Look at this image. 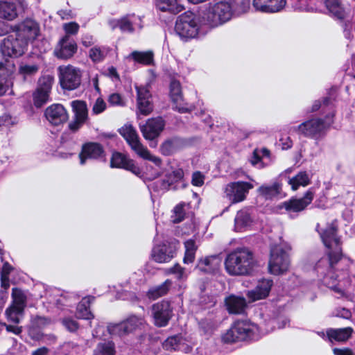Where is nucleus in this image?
Segmentation results:
<instances>
[{
	"mask_svg": "<svg viewBox=\"0 0 355 355\" xmlns=\"http://www.w3.org/2000/svg\"><path fill=\"white\" fill-rule=\"evenodd\" d=\"M264 333L257 324L251 320H240L235 322L232 327L222 336V340L226 343L257 340Z\"/></svg>",
	"mask_w": 355,
	"mask_h": 355,
	"instance_id": "1",
	"label": "nucleus"
},
{
	"mask_svg": "<svg viewBox=\"0 0 355 355\" xmlns=\"http://www.w3.org/2000/svg\"><path fill=\"white\" fill-rule=\"evenodd\" d=\"M225 268L232 275H245L254 266L253 254L246 248H239L230 253L225 259Z\"/></svg>",
	"mask_w": 355,
	"mask_h": 355,
	"instance_id": "2",
	"label": "nucleus"
},
{
	"mask_svg": "<svg viewBox=\"0 0 355 355\" xmlns=\"http://www.w3.org/2000/svg\"><path fill=\"white\" fill-rule=\"evenodd\" d=\"M291 249L287 243H282L271 248L268 264L269 272L275 275L284 273L288 270L290 260L288 252Z\"/></svg>",
	"mask_w": 355,
	"mask_h": 355,
	"instance_id": "3",
	"label": "nucleus"
},
{
	"mask_svg": "<svg viewBox=\"0 0 355 355\" xmlns=\"http://www.w3.org/2000/svg\"><path fill=\"white\" fill-rule=\"evenodd\" d=\"M232 15V9L228 2L218 1L210 4L203 12L204 22L211 26H218L228 21Z\"/></svg>",
	"mask_w": 355,
	"mask_h": 355,
	"instance_id": "4",
	"label": "nucleus"
},
{
	"mask_svg": "<svg viewBox=\"0 0 355 355\" xmlns=\"http://www.w3.org/2000/svg\"><path fill=\"white\" fill-rule=\"evenodd\" d=\"M204 22L203 16L200 19L191 11H187L179 17V36L184 38L195 37L200 24Z\"/></svg>",
	"mask_w": 355,
	"mask_h": 355,
	"instance_id": "5",
	"label": "nucleus"
},
{
	"mask_svg": "<svg viewBox=\"0 0 355 355\" xmlns=\"http://www.w3.org/2000/svg\"><path fill=\"white\" fill-rule=\"evenodd\" d=\"M28 44L15 33L3 38L0 43V51L3 56L18 58L27 50Z\"/></svg>",
	"mask_w": 355,
	"mask_h": 355,
	"instance_id": "6",
	"label": "nucleus"
},
{
	"mask_svg": "<svg viewBox=\"0 0 355 355\" xmlns=\"http://www.w3.org/2000/svg\"><path fill=\"white\" fill-rule=\"evenodd\" d=\"M61 87L67 90H73L79 87L81 81L80 70L72 65L60 66L58 69Z\"/></svg>",
	"mask_w": 355,
	"mask_h": 355,
	"instance_id": "7",
	"label": "nucleus"
},
{
	"mask_svg": "<svg viewBox=\"0 0 355 355\" xmlns=\"http://www.w3.org/2000/svg\"><path fill=\"white\" fill-rule=\"evenodd\" d=\"M317 230L319 232L324 245L329 249H334V253L330 252L329 262L331 265L336 262L340 257V248L339 239L336 234V228L334 225L328 226L325 230L320 229L318 225Z\"/></svg>",
	"mask_w": 355,
	"mask_h": 355,
	"instance_id": "8",
	"label": "nucleus"
},
{
	"mask_svg": "<svg viewBox=\"0 0 355 355\" xmlns=\"http://www.w3.org/2000/svg\"><path fill=\"white\" fill-rule=\"evenodd\" d=\"M26 7L25 0H0V19L14 21L25 12Z\"/></svg>",
	"mask_w": 355,
	"mask_h": 355,
	"instance_id": "9",
	"label": "nucleus"
},
{
	"mask_svg": "<svg viewBox=\"0 0 355 355\" xmlns=\"http://www.w3.org/2000/svg\"><path fill=\"white\" fill-rule=\"evenodd\" d=\"M12 31L28 45L29 43L34 41L39 35L40 26L36 21L31 18H26L12 26Z\"/></svg>",
	"mask_w": 355,
	"mask_h": 355,
	"instance_id": "10",
	"label": "nucleus"
},
{
	"mask_svg": "<svg viewBox=\"0 0 355 355\" xmlns=\"http://www.w3.org/2000/svg\"><path fill=\"white\" fill-rule=\"evenodd\" d=\"M71 106L73 117L68 124V128L71 132H76L89 120L88 109L86 103L79 100L71 101Z\"/></svg>",
	"mask_w": 355,
	"mask_h": 355,
	"instance_id": "11",
	"label": "nucleus"
},
{
	"mask_svg": "<svg viewBox=\"0 0 355 355\" xmlns=\"http://www.w3.org/2000/svg\"><path fill=\"white\" fill-rule=\"evenodd\" d=\"M333 116L332 114L330 116H327L324 121L320 119L309 120L299 125L294 130L297 131L299 134L306 137H313L320 134L327 127L330 125Z\"/></svg>",
	"mask_w": 355,
	"mask_h": 355,
	"instance_id": "12",
	"label": "nucleus"
},
{
	"mask_svg": "<svg viewBox=\"0 0 355 355\" xmlns=\"http://www.w3.org/2000/svg\"><path fill=\"white\" fill-rule=\"evenodd\" d=\"M253 187V185L249 182H232L226 186L225 194L232 203H237L243 201L249 191Z\"/></svg>",
	"mask_w": 355,
	"mask_h": 355,
	"instance_id": "13",
	"label": "nucleus"
},
{
	"mask_svg": "<svg viewBox=\"0 0 355 355\" xmlns=\"http://www.w3.org/2000/svg\"><path fill=\"white\" fill-rule=\"evenodd\" d=\"M165 127V121L162 117L148 119L145 123L139 124L140 131L146 140L153 141L157 138Z\"/></svg>",
	"mask_w": 355,
	"mask_h": 355,
	"instance_id": "14",
	"label": "nucleus"
},
{
	"mask_svg": "<svg viewBox=\"0 0 355 355\" xmlns=\"http://www.w3.org/2000/svg\"><path fill=\"white\" fill-rule=\"evenodd\" d=\"M46 120L54 126L65 123L69 119V114L65 107L59 103L52 104L47 107L44 112Z\"/></svg>",
	"mask_w": 355,
	"mask_h": 355,
	"instance_id": "15",
	"label": "nucleus"
},
{
	"mask_svg": "<svg viewBox=\"0 0 355 355\" xmlns=\"http://www.w3.org/2000/svg\"><path fill=\"white\" fill-rule=\"evenodd\" d=\"M313 199V193L308 191L301 198H291L279 205V210L284 209L288 214L297 213L303 211Z\"/></svg>",
	"mask_w": 355,
	"mask_h": 355,
	"instance_id": "16",
	"label": "nucleus"
},
{
	"mask_svg": "<svg viewBox=\"0 0 355 355\" xmlns=\"http://www.w3.org/2000/svg\"><path fill=\"white\" fill-rule=\"evenodd\" d=\"M77 51L75 41L69 35L62 37L54 49V55L60 59H68Z\"/></svg>",
	"mask_w": 355,
	"mask_h": 355,
	"instance_id": "17",
	"label": "nucleus"
},
{
	"mask_svg": "<svg viewBox=\"0 0 355 355\" xmlns=\"http://www.w3.org/2000/svg\"><path fill=\"white\" fill-rule=\"evenodd\" d=\"M152 313L156 325L165 326L171 316V309L168 302L162 301L153 304Z\"/></svg>",
	"mask_w": 355,
	"mask_h": 355,
	"instance_id": "18",
	"label": "nucleus"
},
{
	"mask_svg": "<svg viewBox=\"0 0 355 355\" xmlns=\"http://www.w3.org/2000/svg\"><path fill=\"white\" fill-rule=\"evenodd\" d=\"M119 133L136 154L144 146L136 129L132 125H125L119 129Z\"/></svg>",
	"mask_w": 355,
	"mask_h": 355,
	"instance_id": "19",
	"label": "nucleus"
},
{
	"mask_svg": "<svg viewBox=\"0 0 355 355\" xmlns=\"http://www.w3.org/2000/svg\"><path fill=\"white\" fill-rule=\"evenodd\" d=\"M110 166L112 168H124L137 175L141 173L139 168L135 164L133 160L128 159L125 155L118 152L112 154Z\"/></svg>",
	"mask_w": 355,
	"mask_h": 355,
	"instance_id": "20",
	"label": "nucleus"
},
{
	"mask_svg": "<svg viewBox=\"0 0 355 355\" xmlns=\"http://www.w3.org/2000/svg\"><path fill=\"white\" fill-rule=\"evenodd\" d=\"M105 155L102 146L98 143H87L83 145L82 151L79 155L80 163L83 165L87 159H101Z\"/></svg>",
	"mask_w": 355,
	"mask_h": 355,
	"instance_id": "21",
	"label": "nucleus"
},
{
	"mask_svg": "<svg viewBox=\"0 0 355 355\" xmlns=\"http://www.w3.org/2000/svg\"><path fill=\"white\" fill-rule=\"evenodd\" d=\"M272 286L271 279H263L258 282L254 289L248 291L247 296L251 302L264 299L269 295Z\"/></svg>",
	"mask_w": 355,
	"mask_h": 355,
	"instance_id": "22",
	"label": "nucleus"
},
{
	"mask_svg": "<svg viewBox=\"0 0 355 355\" xmlns=\"http://www.w3.org/2000/svg\"><path fill=\"white\" fill-rule=\"evenodd\" d=\"M286 4V0H253L252 5L256 10L274 13L282 10Z\"/></svg>",
	"mask_w": 355,
	"mask_h": 355,
	"instance_id": "23",
	"label": "nucleus"
},
{
	"mask_svg": "<svg viewBox=\"0 0 355 355\" xmlns=\"http://www.w3.org/2000/svg\"><path fill=\"white\" fill-rule=\"evenodd\" d=\"M137 92V108L139 112L143 115L149 114L153 109V105L150 101V94L146 87L136 86Z\"/></svg>",
	"mask_w": 355,
	"mask_h": 355,
	"instance_id": "24",
	"label": "nucleus"
},
{
	"mask_svg": "<svg viewBox=\"0 0 355 355\" xmlns=\"http://www.w3.org/2000/svg\"><path fill=\"white\" fill-rule=\"evenodd\" d=\"M175 245H167L165 243L156 245L152 252L153 259L158 263L168 262L175 256Z\"/></svg>",
	"mask_w": 355,
	"mask_h": 355,
	"instance_id": "25",
	"label": "nucleus"
},
{
	"mask_svg": "<svg viewBox=\"0 0 355 355\" xmlns=\"http://www.w3.org/2000/svg\"><path fill=\"white\" fill-rule=\"evenodd\" d=\"M225 304L227 311L231 314H242L247 307L245 299L234 295L227 297Z\"/></svg>",
	"mask_w": 355,
	"mask_h": 355,
	"instance_id": "26",
	"label": "nucleus"
},
{
	"mask_svg": "<svg viewBox=\"0 0 355 355\" xmlns=\"http://www.w3.org/2000/svg\"><path fill=\"white\" fill-rule=\"evenodd\" d=\"M221 263L218 255L208 256L199 260L197 268L205 272H212L218 269Z\"/></svg>",
	"mask_w": 355,
	"mask_h": 355,
	"instance_id": "27",
	"label": "nucleus"
},
{
	"mask_svg": "<svg viewBox=\"0 0 355 355\" xmlns=\"http://www.w3.org/2000/svg\"><path fill=\"white\" fill-rule=\"evenodd\" d=\"M327 9L334 17L343 19L347 14V8L342 0H323Z\"/></svg>",
	"mask_w": 355,
	"mask_h": 355,
	"instance_id": "28",
	"label": "nucleus"
},
{
	"mask_svg": "<svg viewBox=\"0 0 355 355\" xmlns=\"http://www.w3.org/2000/svg\"><path fill=\"white\" fill-rule=\"evenodd\" d=\"M234 223V229L236 232H243L247 230L252 223L248 210L242 209L238 211Z\"/></svg>",
	"mask_w": 355,
	"mask_h": 355,
	"instance_id": "29",
	"label": "nucleus"
},
{
	"mask_svg": "<svg viewBox=\"0 0 355 355\" xmlns=\"http://www.w3.org/2000/svg\"><path fill=\"white\" fill-rule=\"evenodd\" d=\"M93 300L94 298L90 296L82 299L77 306L76 315L78 318L91 320L94 318L93 314L89 311V304Z\"/></svg>",
	"mask_w": 355,
	"mask_h": 355,
	"instance_id": "30",
	"label": "nucleus"
},
{
	"mask_svg": "<svg viewBox=\"0 0 355 355\" xmlns=\"http://www.w3.org/2000/svg\"><path fill=\"white\" fill-rule=\"evenodd\" d=\"M288 184L293 191H296L300 187H306L310 183V176L306 171L299 172L296 175L288 179Z\"/></svg>",
	"mask_w": 355,
	"mask_h": 355,
	"instance_id": "31",
	"label": "nucleus"
},
{
	"mask_svg": "<svg viewBox=\"0 0 355 355\" xmlns=\"http://www.w3.org/2000/svg\"><path fill=\"white\" fill-rule=\"evenodd\" d=\"M352 329L350 327H346L338 329H329L327 331V338L332 341H345L347 340L352 334Z\"/></svg>",
	"mask_w": 355,
	"mask_h": 355,
	"instance_id": "32",
	"label": "nucleus"
},
{
	"mask_svg": "<svg viewBox=\"0 0 355 355\" xmlns=\"http://www.w3.org/2000/svg\"><path fill=\"white\" fill-rule=\"evenodd\" d=\"M136 62L142 64L144 65H150L153 62L154 54L153 51H132L128 56Z\"/></svg>",
	"mask_w": 355,
	"mask_h": 355,
	"instance_id": "33",
	"label": "nucleus"
},
{
	"mask_svg": "<svg viewBox=\"0 0 355 355\" xmlns=\"http://www.w3.org/2000/svg\"><path fill=\"white\" fill-rule=\"evenodd\" d=\"M171 284V281L167 279L162 284L150 288L147 293V296L150 300H156L166 295L169 291Z\"/></svg>",
	"mask_w": 355,
	"mask_h": 355,
	"instance_id": "34",
	"label": "nucleus"
},
{
	"mask_svg": "<svg viewBox=\"0 0 355 355\" xmlns=\"http://www.w3.org/2000/svg\"><path fill=\"white\" fill-rule=\"evenodd\" d=\"M281 190L280 184L274 182L272 184H263L258 189V193L266 199H272L277 196Z\"/></svg>",
	"mask_w": 355,
	"mask_h": 355,
	"instance_id": "35",
	"label": "nucleus"
},
{
	"mask_svg": "<svg viewBox=\"0 0 355 355\" xmlns=\"http://www.w3.org/2000/svg\"><path fill=\"white\" fill-rule=\"evenodd\" d=\"M38 71V64L21 62L19 66L18 73L26 81L28 78L35 76Z\"/></svg>",
	"mask_w": 355,
	"mask_h": 355,
	"instance_id": "36",
	"label": "nucleus"
},
{
	"mask_svg": "<svg viewBox=\"0 0 355 355\" xmlns=\"http://www.w3.org/2000/svg\"><path fill=\"white\" fill-rule=\"evenodd\" d=\"M12 303L10 306L24 310L26 306V296L24 291L17 288L12 290Z\"/></svg>",
	"mask_w": 355,
	"mask_h": 355,
	"instance_id": "37",
	"label": "nucleus"
},
{
	"mask_svg": "<svg viewBox=\"0 0 355 355\" xmlns=\"http://www.w3.org/2000/svg\"><path fill=\"white\" fill-rule=\"evenodd\" d=\"M110 52V48L103 46H94L89 51V56L94 62H102Z\"/></svg>",
	"mask_w": 355,
	"mask_h": 355,
	"instance_id": "38",
	"label": "nucleus"
},
{
	"mask_svg": "<svg viewBox=\"0 0 355 355\" xmlns=\"http://www.w3.org/2000/svg\"><path fill=\"white\" fill-rule=\"evenodd\" d=\"M157 8L173 15L178 13V0H156Z\"/></svg>",
	"mask_w": 355,
	"mask_h": 355,
	"instance_id": "39",
	"label": "nucleus"
},
{
	"mask_svg": "<svg viewBox=\"0 0 355 355\" xmlns=\"http://www.w3.org/2000/svg\"><path fill=\"white\" fill-rule=\"evenodd\" d=\"M32 96L33 104L37 108L42 107L50 101V93L46 92V91L35 89Z\"/></svg>",
	"mask_w": 355,
	"mask_h": 355,
	"instance_id": "40",
	"label": "nucleus"
},
{
	"mask_svg": "<svg viewBox=\"0 0 355 355\" xmlns=\"http://www.w3.org/2000/svg\"><path fill=\"white\" fill-rule=\"evenodd\" d=\"M53 81L54 78L53 76L50 74H43L38 79L36 89L46 91V92L51 94Z\"/></svg>",
	"mask_w": 355,
	"mask_h": 355,
	"instance_id": "41",
	"label": "nucleus"
},
{
	"mask_svg": "<svg viewBox=\"0 0 355 355\" xmlns=\"http://www.w3.org/2000/svg\"><path fill=\"white\" fill-rule=\"evenodd\" d=\"M185 253L183 259L184 263L188 264L193 261L196 251V245L193 240H188L184 243Z\"/></svg>",
	"mask_w": 355,
	"mask_h": 355,
	"instance_id": "42",
	"label": "nucleus"
},
{
	"mask_svg": "<svg viewBox=\"0 0 355 355\" xmlns=\"http://www.w3.org/2000/svg\"><path fill=\"white\" fill-rule=\"evenodd\" d=\"M24 311L23 309L10 305L6 310V318L9 322L18 324L20 322V318L24 315Z\"/></svg>",
	"mask_w": 355,
	"mask_h": 355,
	"instance_id": "43",
	"label": "nucleus"
},
{
	"mask_svg": "<svg viewBox=\"0 0 355 355\" xmlns=\"http://www.w3.org/2000/svg\"><path fill=\"white\" fill-rule=\"evenodd\" d=\"M177 144L176 138L166 140L160 146L162 154L166 156L172 155L175 151Z\"/></svg>",
	"mask_w": 355,
	"mask_h": 355,
	"instance_id": "44",
	"label": "nucleus"
},
{
	"mask_svg": "<svg viewBox=\"0 0 355 355\" xmlns=\"http://www.w3.org/2000/svg\"><path fill=\"white\" fill-rule=\"evenodd\" d=\"M129 326L124 321L119 324H110L107 327V331L111 335L121 336L128 333Z\"/></svg>",
	"mask_w": 355,
	"mask_h": 355,
	"instance_id": "45",
	"label": "nucleus"
},
{
	"mask_svg": "<svg viewBox=\"0 0 355 355\" xmlns=\"http://www.w3.org/2000/svg\"><path fill=\"white\" fill-rule=\"evenodd\" d=\"M12 270V266L8 263L5 262L0 270L1 286L5 289H8L10 286L9 274Z\"/></svg>",
	"mask_w": 355,
	"mask_h": 355,
	"instance_id": "46",
	"label": "nucleus"
},
{
	"mask_svg": "<svg viewBox=\"0 0 355 355\" xmlns=\"http://www.w3.org/2000/svg\"><path fill=\"white\" fill-rule=\"evenodd\" d=\"M114 354L113 343L107 342L98 344L94 355H114Z\"/></svg>",
	"mask_w": 355,
	"mask_h": 355,
	"instance_id": "47",
	"label": "nucleus"
},
{
	"mask_svg": "<svg viewBox=\"0 0 355 355\" xmlns=\"http://www.w3.org/2000/svg\"><path fill=\"white\" fill-rule=\"evenodd\" d=\"M269 156V150L266 148H263L261 150L256 149L253 153V156L250 160L251 164L253 166H256L258 168L263 167V164L261 162V157H268Z\"/></svg>",
	"mask_w": 355,
	"mask_h": 355,
	"instance_id": "48",
	"label": "nucleus"
},
{
	"mask_svg": "<svg viewBox=\"0 0 355 355\" xmlns=\"http://www.w3.org/2000/svg\"><path fill=\"white\" fill-rule=\"evenodd\" d=\"M137 155L142 157L144 159L149 160L154 163L156 166H160L162 164V160L159 157L155 156L150 154V151L146 146H144L137 153Z\"/></svg>",
	"mask_w": 355,
	"mask_h": 355,
	"instance_id": "49",
	"label": "nucleus"
},
{
	"mask_svg": "<svg viewBox=\"0 0 355 355\" xmlns=\"http://www.w3.org/2000/svg\"><path fill=\"white\" fill-rule=\"evenodd\" d=\"M112 28L119 27L122 31L132 32L133 31L132 24L128 17L122 18L117 21L111 23Z\"/></svg>",
	"mask_w": 355,
	"mask_h": 355,
	"instance_id": "50",
	"label": "nucleus"
},
{
	"mask_svg": "<svg viewBox=\"0 0 355 355\" xmlns=\"http://www.w3.org/2000/svg\"><path fill=\"white\" fill-rule=\"evenodd\" d=\"M168 95L171 100L174 103L176 108L178 101V82L175 76L171 78Z\"/></svg>",
	"mask_w": 355,
	"mask_h": 355,
	"instance_id": "51",
	"label": "nucleus"
},
{
	"mask_svg": "<svg viewBox=\"0 0 355 355\" xmlns=\"http://www.w3.org/2000/svg\"><path fill=\"white\" fill-rule=\"evenodd\" d=\"M322 282L329 288L335 290L339 293L341 292V290L338 286V282L336 278L333 277L331 275V272H329V274L324 277Z\"/></svg>",
	"mask_w": 355,
	"mask_h": 355,
	"instance_id": "52",
	"label": "nucleus"
},
{
	"mask_svg": "<svg viewBox=\"0 0 355 355\" xmlns=\"http://www.w3.org/2000/svg\"><path fill=\"white\" fill-rule=\"evenodd\" d=\"M144 319L141 318H138L137 316H131L128 318L124 323L127 324L129 326L128 333L135 330L137 327H140L144 324Z\"/></svg>",
	"mask_w": 355,
	"mask_h": 355,
	"instance_id": "53",
	"label": "nucleus"
},
{
	"mask_svg": "<svg viewBox=\"0 0 355 355\" xmlns=\"http://www.w3.org/2000/svg\"><path fill=\"white\" fill-rule=\"evenodd\" d=\"M63 326L70 332H75L79 327L78 323L71 318H64L62 320Z\"/></svg>",
	"mask_w": 355,
	"mask_h": 355,
	"instance_id": "54",
	"label": "nucleus"
},
{
	"mask_svg": "<svg viewBox=\"0 0 355 355\" xmlns=\"http://www.w3.org/2000/svg\"><path fill=\"white\" fill-rule=\"evenodd\" d=\"M105 108V102L101 98H98L93 105L92 113L94 114H98L103 112Z\"/></svg>",
	"mask_w": 355,
	"mask_h": 355,
	"instance_id": "55",
	"label": "nucleus"
},
{
	"mask_svg": "<svg viewBox=\"0 0 355 355\" xmlns=\"http://www.w3.org/2000/svg\"><path fill=\"white\" fill-rule=\"evenodd\" d=\"M205 182V176L200 171H196L192 175L191 184L195 187H202Z\"/></svg>",
	"mask_w": 355,
	"mask_h": 355,
	"instance_id": "56",
	"label": "nucleus"
},
{
	"mask_svg": "<svg viewBox=\"0 0 355 355\" xmlns=\"http://www.w3.org/2000/svg\"><path fill=\"white\" fill-rule=\"evenodd\" d=\"M164 348L167 350H176L178 338L175 336L168 338L163 343Z\"/></svg>",
	"mask_w": 355,
	"mask_h": 355,
	"instance_id": "57",
	"label": "nucleus"
},
{
	"mask_svg": "<svg viewBox=\"0 0 355 355\" xmlns=\"http://www.w3.org/2000/svg\"><path fill=\"white\" fill-rule=\"evenodd\" d=\"M109 103L112 105L124 106L125 101L118 93L112 94L108 98Z\"/></svg>",
	"mask_w": 355,
	"mask_h": 355,
	"instance_id": "58",
	"label": "nucleus"
},
{
	"mask_svg": "<svg viewBox=\"0 0 355 355\" xmlns=\"http://www.w3.org/2000/svg\"><path fill=\"white\" fill-rule=\"evenodd\" d=\"M63 28L66 32L65 35L69 36V35H75L78 33L79 29V25L75 22H70L64 24L63 25Z\"/></svg>",
	"mask_w": 355,
	"mask_h": 355,
	"instance_id": "59",
	"label": "nucleus"
},
{
	"mask_svg": "<svg viewBox=\"0 0 355 355\" xmlns=\"http://www.w3.org/2000/svg\"><path fill=\"white\" fill-rule=\"evenodd\" d=\"M15 64L12 62L6 61V62H0V71H5L4 75H9L14 71Z\"/></svg>",
	"mask_w": 355,
	"mask_h": 355,
	"instance_id": "60",
	"label": "nucleus"
},
{
	"mask_svg": "<svg viewBox=\"0 0 355 355\" xmlns=\"http://www.w3.org/2000/svg\"><path fill=\"white\" fill-rule=\"evenodd\" d=\"M279 145L283 150H287L292 147L293 142L289 137H282L279 139Z\"/></svg>",
	"mask_w": 355,
	"mask_h": 355,
	"instance_id": "61",
	"label": "nucleus"
},
{
	"mask_svg": "<svg viewBox=\"0 0 355 355\" xmlns=\"http://www.w3.org/2000/svg\"><path fill=\"white\" fill-rule=\"evenodd\" d=\"M107 76L111 78L113 80H119V75L116 71V69L114 67H110L107 69Z\"/></svg>",
	"mask_w": 355,
	"mask_h": 355,
	"instance_id": "62",
	"label": "nucleus"
},
{
	"mask_svg": "<svg viewBox=\"0 0 355 355\" xmlns=\"http://www.w3.org/2000/svg\"><path fill=\"white\" fill-rule=\"evenodd\" d=\"M94 43V40L92 35H86L82 38V44L85 47L91 46Z\"/></svg>",
	"mask_w": 355,
	"mask_h": 355,
	"instance_id": "63",
	"label": "nucleus"
},
{
	"mask_svg": "<svg viewBox=\"0 0 355 355\" xmlns=\"http://www.w3.org/2000/svg\"><path fill=\"white\" fill-rule=\"evenodd\" d=\"M334 355H355L351 349H333Z\"/></svg>",
	"mask_w": 355,
	"mask_h": 355,
	"instance_id": "64",
	"label": "nucleus"
}]
</instances>
